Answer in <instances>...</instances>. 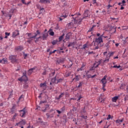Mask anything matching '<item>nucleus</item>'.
Here are the masks:
<instances>
[{"mask_svg":"<svg viewBox=\"0 0 128 128\" xmlns=\"http://www.w3.org/2000/svg\"><path fill=\"white\" fill-rule=\"evenodd\" d=\"M88 14H90V11L87 10L84 11V16L82 18H80V17L82 16L80 13L72 14L71 16H73L72 18L74 20L75 24H80L82 22V20H84V18H88Z\"/></svg>","mask_w":128,"mask_h":128,"instance_id":"f257e3e1","label":"nucleus"},{"mask_svg":"<svg viewBox=\"0 0 128 128\" xmlns=\"http://www.w3.org/2000/svg\"><path fill=\"white\" fill-rule=\"evenodd\" d=\"M104 38H106V40H108V36H104V34H102L100 35V36L98 38H96L94 44V50H98V48H102V44L104 42L103 40Z\"/></svg>","mask_w":128,"mask_h":128,"instance_id":"f03ea898","label":"nucleus"},{"mask_svg":"<svg viewBox=\"0 0 128 128\" xmlns=\"http://www.w3.org/2000/svg\"><path fill=\"white\" fill-rule=\"evenodd\" d=\"M20 112V116L22 118H26V114H28V110L25 108H24L22 110H20L18 111Z\"/></svg>","mask_w":128,"mask_h":128,"instance_id":"7ed1b4c3","label":"nucleus"},{"mask_svg":"<svg viewBox=\"0 0 128 128\" xmlns=\"http://www.w3.org/2000/svg\"><path fill=\"white\" fill-rule=\"evenodd\" d=\"M9 60H11V62L12 64H14L15 62H18V59H16V56L14 55H10L9 58Z\"/></svg>","mask_w":128,"mask_h":128,"instance_id":"20e7f679","label":"nucleus"},{"mask_svg":"<svg viewBox=\"0 0 128 128\" xmlns=\"http://www.w3.org/2000/svg\"><path fill=\"white\" fill-rule=\"evenodd\" d=\"M26 72L23 74V76L21 77L18 78V80L20 82H28V77L26 76Z\"/></svg>","mask_w":128,"mask_h":128,"instance_id":"39448f33","label":"nucleus"},{"mask_svg":"<svg viewBox=\"0 0 128 128\" xmlns=\"http://www.w3.org/2000/svg\"><path fill=\"white\" fill-rule=\"evenodd\" d=\"M107 78V76H104L100 80L102 84V88H104V86H106V82H108V81L106 80Z\"/></svg>","mask_w":128,"mask_h":128,"instance_id":"423d86ee","label":"nucleus"},{"mask_svg":"<svg viewBox=\"0 0 128 128\" xmlns=\"http://www.w3.org/2000/svg\"><path fill=\"white\" fill-rule=\"evenodd\" d=\"M40 40H46L48 38V33H44L42 34V36H40Z\"/></svg>","mask_w":128,"mask_h":128,"instance_id":"0eeeda50","label":"nucleus"},{"mask_svg":"<svg viewBox=\"0 0 128 128\" xmlns=\"http://www.w3.org/2000/svg\"><path fill=\"white\" fill-rule=\"evenodd\" d=\"M100 64H102V61L101 60H99L98 62H94L93 64V66L92 67V70H94V68H98V66H100Z\"/></svg>","mask_w":128,"mask_h":128,"instance_id":"6e6552de","label":"nucleus"},{"mask_svg":"<svg viewBox=\"0 0 128 128\" xmlns=\"http://www.w3.org/2000/svg\"><path fill=\"white\" fill-rule=\"evenodd\" d=\"M90 46H92V44H90V42L88 41L86 44H83L82 50H86V48H89Z\"/></svg>","mask_w":128,"mask_h":128,"instance_id":"1a4fd4ad","label":"nucleus"},{"mask_svg":"<svg viewBox=\"0 0 128 128\" xmlns=\"http://www.w3.org/2000/svg\"><path fill=\"white\" fill-rule=\"evenodd\" d=\"M24 46H16L15 48H14V51L15 52H22V50H24Z\"/></svg>","mask_w":128,"mask_h":128,"instance_id":"9d476101","label":"nucleus"},{"mask_svg":"<svg viewBox=\"0 0 128 128\" xmlns=\"http://www.w3.org/2000/svg\"><path fill=\"white\" fill-rule=\"evenodd\" d=\"M2 20H6V17H8V12H6L3 11H2Z\"/></svg>","mask_w":128,"mask_h":128,"instance_id":"9b49d317","label":"nucleus"},{"mask_svg":"<svg viewBox=\"0 0 128 128\" xmlns=\"http://www.w3.org/2000/svg\"><path fill=\"white\" fill-rule=\"evenodd\" d=\"M48 110H50V105L48 104L45 105L42 108V110L44 112H46Z\"/></svg>","mask_w":128,"mask_h":128,"instance_id":"f8f14e48","label":"nucleus"},{"mask_svg":"<svg viewBox=\"0 0 128 128\" xmlns=\"http://www.w3.org/2000/svg\"><path fill=\"white\" fill-rule=\"evenodd\" d=\"M40 88H42L44 90H46V83H40Z\"/></svg>","mask_w":128,"mask_h":128,"instance_id":"ddd939ff","label":"nucleus"},{"mask_svg":"<svg viewBox=\"0 0 128 128\" xmlns=\"http://www.w3.org/2000/svg\"><path fill=\"white\" fill-rule=\"evenodd\" d=\"M124 122V118L122 119H118L116 120V122L117 124V126H120L122 122Z\"/></svg>","mask_w":128,"mask_h":128,"instance_id":"4468645a","label":"nucleus"},{"mask_svg":"<svg viewBox=\"0 0 128 128\" xmlns=\"http://www.w3.org/2000/svg\"><path fill=\"white\" fill-rule=\"evenodd\" d=\"M36 68V67L30 68L28 72V76H30V74H32V72H34V70Z\"/></svg>","mask_w":128,"mask_h":128,"instance_id":"2eb2a0df","label":"nucleus"},{"mask_svg":"<svg viewBox=\"0 0 128 128\" xmlns=\"http://www.w3.org/2000/svg\"><path fill=\"white\" fill-rule=\"evenodd\" d=\"M0 64H8V58H4L2 60H0Z\"/></svg>","mask_w":128,"mask_h":128,"instance_id":"dca6fc26","label":"nucleus"},{"mask_svg":"<svg viewBox=\"0 0 128 128\" xmlns=\"http://www.w3.org/2000/svg\"><path fill=\"white\" fill-rule=\"evenodd\" d=\"M38 34H40V32L39 30H37L36 31V33H35V36H32V37L30 38H36V36H38Z\"/></svg>","mask_w":128,"mask_h":128,"instance_id":"f3484780","label":"nucleus"},{"mask_svg":"<svg viewBox=\"0 0 128 128\" xmlns=\"http://www.w3.org/2000/svg\"><path fill=\"white\" fill-rule=\"evenodd\" d=\"M20 34V33L18 30H15L14 32H12V38H16V36H18Z\"/></svg>","mask_w":128,"mask_h":128,"instance_id":"a211bd4d","label":"nucleus"},{"mask_svg":"<svg viewBox=\"0 0 128 128\" xmlns=\"http://www.w3.org/2000/svg\"><path fill=\"white\" fill-rule=\"evenodd\" d=\"M120 98V96H115L114 97H113L112 98V100L113 102H116V100H118V98Z\"/></svg>","mask_w":128,"mask_h":128,"instance_id":"6ab92c4d","label":"nucleus"},{"mask_svg":"<svg viewBox=\"0 0 128 128\" xmlns=\"http://www.w3.org/2000/svg\"><path fill=\"white\" fill-rule=\"evenodd\" d=\"M39 121H38V124L41 126H46V122L42 120V118H38Z\"/></svg>","mask_w":128,"mask_h":128,"instance_id":"aec40b11","label":"nucleus"},{"mask_svg":"<svg viewBox=\"0 0 128 128\" xmlns=\"http://www.w3.org/2000/svg\"><path fill=\"white\" fill-rule=\"evenodd\" d=\"M26 122L25 120H22L18 124H20V126H24L26 124Z\"/></svg>","mask_w":128,"mask_h":128,"instance_id":"412c9836","label":"nucleus"},{"mask_svg":"<svg viewBox=\"0 0 128 128\" xmlns=\"http://www.w3.org/2000/svg\"><path fill=\"white\" fill-rule=\"evenodd\" d=\"M40 2L41 4H50V0H40Z\"/></svg>","mask_w":128,"mask_h":128,"instance_id":"4be33fe9","label":"nucleus"},{"mask_svg":"<svg viewBox=\"0 0 128 128\" xmlns=\"http://www.w3.org/2000/svg\"><path fill=\"white\" fill-rule=\"evenodd\" d=\"M51 80H52V84H58L56 77L52 78Z\"/></svg>","mask_w":128,"mask_h":128,"instance_id":"5701e85b","label":"nucleus"},{"mask_svg":"<svg viewBox=\"0 0 128 128\" xmlns=\"http://www.w3.org/2000/svg\"><path fill=\"white\" fill-rule=\"evenodd\" d=\"M67 16H68L66 14L61 16L59 18L60 22H62V20H64V18H67Z\"/></svg>","mask_w":128,"mask_h":128,"instance_id":"b1692460","label":"nucleus"},{"mask_svg":"<svg viewBox=\"0 0 128 128\" xmlns=\"http://www.w3.org/2000/svg\"><path fill=\"white\" fill-rule=\"evenodd\" d=\"M38 8H40V14H44V12H46V10H44V8L40 6V7H38Z\"/></svg>","mask_w":128,"mask_h":128,"instance_id":"393cba45","label":"nucleus"},{"mask_svg":"<svg viewBox=\"0 0 128 128\" xmlns=\"http://www.w3.org/2000/svg\"><path fill=\"white\" fill-rule=\"evenodd\" d=\"M110 56H106L105 60L104 61V62H110Z\"/></svg>","mask_w":128,"mask_h":128,"instance_id":"a878e982","label":"nucleus"},{"mask_svg":"<svg viewBox=\"0 0 128 128\" xmlns=\"http://www.w3.org/2000/svg\"><path fill=\"white\" fill-rule=\"evenodd\" d=\"M98 102H104V98H102V96H100L98 99Z\"/></svg>","mask_w":128,"mask_h":128,"instance_id":"bb28decb","label":"nucleus"},{"mask_svg":"<svg viewBox=\"0 0 128 128\" xmlns=\"http://www.w3.org/2000/svg\"><path fill=\"white\" fill-rule=\"evenodd\" d=\"M58 39H56V40H52V46H56V44H58Z\"/></svg>","mask_w":128,"mask_h":128,"instance_id":"cd10ccee","label":"nucleus"},{"mask_svg":"<svg viewBox=\"0 0 128 128\" xmlns=\"http://www.w3.org/2000/svg\"><path fill=\"white\" fill-rule=\"evenodd\" d=\"M82 116H83L84 114L86 112V110L84 109V108H82V110H80V112Z\"/></svg>","mask_w":128,"mask_h":128,"instance_id":"c85d7f7f","label":"nucleus"},{"mask_svg":"<svg viewBox=\"0 0 128 128\" xmlns=\"http://www.w3.org/2000/svg\"><path fill=\"white\" fill-rule=\"evenodd\" d=\"M64 34H63L61 36H60L58 38V42H62V39L64 38Z\"/></svg>","mask_w":128,"mask_h":128,"instance_id":"c756f323","label":"nucleus"},{"mask_svg":"<svg viewBox=\"0 0 128 128\" xmlns=\"http://www.w3.org/2000/svg\"><path fill=\"white\" fill-rule=\"evenodd\" d=\"M64 96V94L61 93L60 95L58 98H56V100H60V98H62Z\"/></svg>","mask_w":128,"mask_h":128,"instance_id":"7c9ffc66","label":"nucleus"},{"mask_svg":"<svg viewBox=\"0 0 128 128\" xmlns=\"http://www.w3.org/2000/svg\"><path fill=\"white\" fill-rule=\"evenodd\" d=\"M46 116L48 118H54V114H52L50 115V114L46 113Z\"/></svg>","mask_w":128,"mask_h":128,"instance_id":"2f4dec72","label":"nucleus"},{"mask_svg":"<svg viewBox=\"0 0 128 128\" xmlns=\"http://www.w3.org/2000/svg\"><path fill=\"white\" fill-rule=\"evenodd\" d=\"M26 34H27V36L29 37L28 40H31L32 38H32V33H26Z\"/></svg>","mask_w":128,"mask_h":128,"instance_id":"473e14b6","label":"nucleus"},{"mask_svg":"<svg viewBox=\"0 0 128 128\" xmlns=\"http://www.w3.org/2000/svg\"><path fill=\"white\" fill-rule=\"evenodd\" d=\"M103 54L106 56H108V54H110V51L108 52L106 51V52H104Z\"/></svg>","mask_w":128,"mask_h":128,"instance_id":"72a5a7b5","label":"nucleus"},{"mask_svg":"<svg viewBox=\"0 0 128 128\" xmlns=\"http://www.w3.org/2000/svg\"><path fill=\"white\" fill-rule=\"evenodd\" d=\"M55 72L56 71H54V70H52L51 73L50 74V76H54Z\"/></svg>","mask_w":128,"mask_h":128,"instance_id":"f704fd0d","label":"nucleus"},{"mask_svg":"<svg viewBox=\"0 0 128 128\" xmlns=\"http://www.w3.org/2000/svg\"><path fill=\"white\" fill-rule=\"evenodd\" d=\"M11 110L12 112H14V110H16V105L13 106Z\"/></svg>","mask_w":128,"mask_h":128,"instance_id":"c9c22d12","label":"nucleus"},{"mask_svg":"<svg viewBox=\"0 0 128 128\" xmlns=\"http://www.w3.org/2000/svg\"><path fill=\"white\" fill-rule=\"evenodd\" d=\"M10 34V32H5V36L4 37V38H8V36Z\"/></svg>","mask_w":128,"mask_h":128,"instance_id":"e433bc0d","label":"nucleus"},{"mask_svg":"<svg viewBox=\"0 0 128 128\" xmlns=\"http://www.w3.org/2000/svg\"><path fill=\"white\" fill-rule=\"evenodd\" d=\"M111 68H120V65H119L118 66V65H115L114 66H112Z\"/></svg>","mask_w":128,"mask_h":128,"instance_id":"4c0bfd02","label":"nucleus"},{"mask_svg":"<svg viewBox=\"0 0 128 128\" xmlns=\"http://www.w3.org/2000/svg\"><path fill=\"white\" fill-rule=\"evenodd\" d=\"M80 118H82L83 120H86V118H88V116H84V115H82L81 116H80Z\"/></svg>","mask_w":128,"mask_h":128,"instance_id":"58836bf2","label":"nucleus"},{"mask_svg":"<svg viewBox=\"0 0 128 128\" xmlns=\"http://www.w3.org/2000/svg\"><path fill=\"white\" fill-rule=\"evenodd\" d=\"M113 118H114V116H110V114H109L108 116V118H106V120H110V118H111V120H112Z\"/></svg>","mask_w":128,"mask_h":128,"instance_id":"ea45409f","label":"nucleus"},{"mask_svg":"<svg viewBox=\"0 0 128 128\" xmlns=\"http://www.w3.org/2000/svg\"><path fill=\"white\" fill-rule=\"evenodd\" d=\"M74 80H76V82H78L80 80V78H78V76H76Z\"/></svg>","mask_w":128,"mask_h":128,"instance_id":"a19ab883","label":"nucleus"},{"mask_svg":"<svg viewBox=\"0 0 128 128\" xmlns=\"http://www.w3.org/2000/svg\"><path fill=\"white\" fill-rule=\"evenodd\" d=\"M49 34L50 36H54V32L53 31H51L49 32Z\"/></svg>","mask_w":128,"mask_h":128,"instance_id":"79ce46f5","label":"nucleus"},{"mask_svg":"<svg viewBox=\"0 0 128 128\" xmlns=\"http://www.w3.org/2000/svg\"><path fill=\"white\" fill-rule=\"evenodd\" d=\"M40 37H38L36 38V40H35V42H40Z\"/></svg>","mask_w":128,"mask_h":128,"instance_id":"37998d69","label":"nucleus"},{"mask_svg":"<svg viewBox=\"0 0 128 128\" xmlns=\"http://www.w3.org/2000/svg\"><path fill=\"white\" fill-rule=\"evenodd\" d=\"M24 97L22 96H21L20 98H19V100H20V102H22V100H24Z\"/></svg>","mask_w":128,"mask_h":128,"instance_id":"c03bdc74","label":"nucleus"},{"mask_svg":"<svg viewBox=\"0 0 128 128\" xmlns=\"http://www.w3.org/2000/svg\"><path fill=\"white\" fill-rule=\"evenodd\" d=\"M21 2L23 4H26V0H21Z\"/></svg>","mask_w":128,"mask_h":128,"instance_id":"a18cd8bd","label":"nucleus"},{"mask_svg":"<svg viewBox=\"0 0 128 128\" xmlns=\"http://www.w3.org/2000/svg\"><path fill=\"white\" fill-rule=\"evenodd\" d=\"M114 52H110L109 56L110 58V56H112L114 54Z\"/></svg>","mask_w":128,"mask_h":128,"instance_id":"49530a36","label":"nucleus"},{"mask_svg":"<svg viewBox=\"0 0 128 128\" xmlns=\"http://www.w3.org/2000/svg\"><path fill=\"white\" fill-rule=\"evenodd\" d=\"M64 110H65L64 106L62 107V108L60 109V112H64Z\"/></svg>","mask_w":128,"mask_h":128,"instance_id":"de8ad7c7","label":"nucleus"},{"mask_svg":"<svg viewBox=\"0 0 128 128\" xmlns=\"http://www.w3.org/2000/svg\"><path fill=\"white\" fill-rule=\"evenodd\" d=\"M62 82V78L57 80V84H58L59 82Z\"/></svg>","mask_w":128,"mask_h":128,"instance_id":"09e8293b","label":"nucleus"},{"mask_svg":"<svg viewBox=\"0 0 128 128\" xmlns=\"http://www.w3.org/2000/svg\"><path fill=\"white\" fill-rule=\"evenodd\" d=\"M72 44H74V43L70 42V43L68 45V47L70 48V46H72Z\"/></svg>","mask_w":128,"mask_h":128,"instance_id":"8fccbe9b","label":"nucleus"},{"mask_svg":"<svg viewBox=\"0 0 128 128\" xmlns=\"http://www.w3.org/2000/svg\"><path fill=\"white\" fill-rule=\"evenodd\" d=\"M81 86H82V82H80L78 86V88H80Z\"/></svg>","mask_w":128,"mask_h":128,"instance_id":"3c124183","label":"nucleus"},{"mask_svg":"<svg viewBox=\"0 0 128 128\" xmlns=\"http://www.w3.org/2000/svg\"><path fill=\"white\" fill-rule=\"evenodd\" d=\"M110 42H112V40H109L108 42L106 44V48H110V46H108Z\"/></svg>","mask_w":128,"mask_h":128,"instance_id":"603ef678","label":"nucleus"},{"mask_svg":"<svg viewBox=\"0 0 128 128\" xmlns=\"http://www.w3.org/2000/svg\"><path fill=\"white\" fill-rule=\"evenodd\" d=\"M8 16H9V20H10V18H12V13H8Z\"/></svg>","mask_w":128,"mask_h":128,"instance_id":"864d4df0","label":"nucleus"},{"mask_svg":"<svg viewBox=\"0 0 128 128\" xmlns=\"http://www.w3.org/2000/svg\"><path fill=\"white\" fill-rule=\"evenodd\" d=\"M56 112H57L58 114H62V112L60 110H56Z\"/></svg>","mask_w":128,"mask_h":128,"instance_id":"5fc2aeb1","label":"nucleus"},{"mask_svg":"<svg viewBox=\"0 0 128 128\" xmlns=\"http://www.w3.org/2000/svg\"><path fill=\"white\" fill-rule=\"evenodd\" d=\"M28 24V22L26 21L25 22H24V23L23 24V25L24 26L25 28H26V24Z\"/></svg>","mask_w":128,"mask_h":128,"instance_id":"6e6d98bb","label":"nucleus"},{"mask_svg":"<svg viewBox=\"0 0 128 128\" xmlns=\"http://www.w3.org/2000/svg\"><path fill=\"white\" fill-rule=\"evenodd\" d=\"M20 0H13L14 2H15V4H16V2H19Z\"/></svg>","mask_w":128,"mask_h":128,"instance_id":"4d7b16f0","label":"nucleus"},{"mask_svg":"<svg viewBox=\"0 0 128 128\" xmlns=\"http://www.w3.org/2000/svg\"><path fill=\"white\" fill-rule=\"evenodd\" d=\"M80 98H82V96H80L78 98V99L77 100V102H80Z\"/></svg>","mask_w":128,"mask_h":128,"instance_id":"13d9d810","label":"nucleus"},{"mask_svg":"<svg viewBox=\"0 0 128 128\" xmlns=\"http://www.w3.org/2000/svg\"><path fill=\"white\" fill-rule=\"evenodd\" d=\"M32 38L28 40L27 42H28V44H30L32 42Z\"/></svg>","mask_w":128,"mask_h":128,"instance_id":"bf43d9fd","label":"nucleus"},{"mask_svg":"<svg viewBox=\"0 0 128 128\" xmlns=\"http://www.w3.org/2000/svg\"><path fill=\"white\" fill-rule=\"evenodd\" d=\"M123 6H124V4H122L121 5L120 10H124V8Z\"/></svg>","mask_w":128,"mask_h":128,"instance_id":"052dcab7","label":"nucleus"},{"mask_svg":"<svg viewBox=\"0 0 128 128\" xmlns=\"http://www.w3.org/2000/svg\"><path fill=\"white\" fill-rule=\"evenodd\" d=\"M66 38H67L68 40H70V36H68V34H66Z\"/></svg>","mask_w":128,"mask_h":128,"instance_id":"680f3d73","label":"nucleus"},{"mask_svg":"<svg viewBox=\"0 0 128 128\" xmlns=\"http://www.w3.org/2000/svg\"><path fill=\"white\" fill-rule=\"evenodd\" d=\"M4 40V37L2 35H0V40Z\"/></svg>","mask_w":128,"mask_h":128,"instance_id":"e2e57ef3","label":"nucleus"},{"mask_svg":"<svg viewBox=\"0 0 128 128\" xmlns=\"http://www.w3.org/2000/svg\"><path fill=\"white\" fill-rule=\"evenodd\" d=\"M84 66H86V63H82V67L84 68Z\"/></svg>","mask_w":128,"mask_h":128,"instance_id":"0e129e2a","label":"nucleus"},{"mask_svg":"<svg viewBox=\"0 0 128 128\" xmlns=\"http://www.w3.org/2000/svg\"><path fill=\"white\" fill-rule=\"evenodd\" d=\"M94 54V52H92V51L88 52V54Z\"/></svg>","mask_w":128,"mask_h":128,"instance_id":"69168bd1","label":"nucleus"},{"mask_svg":"<svg viewBox=\"0 0 128 128\" xmlns=\"http://www.w3.org/2000/svg\"><path fill=\"white\" fill-rule=\"evenodd\" d=\"M93 4H96V0H93Z\"/></svg>","mask_w":128,"mask_h":128,"instance_id":"338daca9","label":"nucleus"},{"mask_svg":"<svg viewBox=\"0 0 128 128\" xmlns=\"http://www.w3.org/2000/svg\"><path fill=\"white\" fill-rule=\"evenodd\" d=\"M126 91L128 92V85L126 86Z\"/></svg>","mask_w":128,"mask_h":128,"instance_id":"774afa93","label":"nucleus"}]
</instances>
